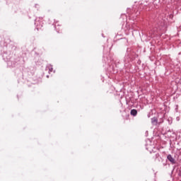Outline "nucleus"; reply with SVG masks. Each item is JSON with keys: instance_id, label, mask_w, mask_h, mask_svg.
I'll return each mask as SVG.
<instances>
[{"instance_id": "nucleus-3", "label": "nucleus", "mask_w": 181, "mask_h": 181, "mask_svg": "<svg viewBox=\"0 0 181 181\" xmlns=\"http://www.w3.org/2000/svg\"><path fill=\"white\" fill-rule=\"evenodd\" d=\"M35 25L38 28H40V26H42V22H39V18L35 19Z\"/></svg>"}, {"instance_id": "nucleus-8", "label": "nucleus", "mask_w": 181, "mask_h": 181, "mask_svg": "<svg viewBox=\"0 0 181 181\" xmlns=\"http://www.w3.org/2000/svg\"><path fill=\"white\" fill-rule=\"evenodd\" d=\"M55 29H57V27H55Z\"/></svg>"}, {"instance_id": "nucleus-1", "label": "nucleus", "mask_w": 181, "mask_h": 181, "mask_svg": "<svg viewBox=\"0 0 181 181\" xmlns=\"http://www.w3.org/2000/svg\"><path fill=\"white\" fill-rule=\"evenodd\" d=\"M167 159H168V160L170 162H171V163H175V158H173V157L172 156V155L169 154L168 156H167Z\"/></svg>"}, {"instance_id": "nucleus-7", "label": "nucleus", "mask_w": 181, "mask_h": 181, "mask_svg": "<svg viewBox=\"0 0 181 181\" xmlns=\"http://www.w3.org/2000/svg\"><path fill=\"white\" fill-rule=\"evenodd\" d=\"M154 5H156V3L153 2Z\"/></svg>"}, {"instance_id": "nucleus-5", "label": "nucleus", "mask_w": 181, "mask_h": 181, "mask_svg": "<svg viewBox=\"0 0 181 181\" xmlns=\"http://www.w3.org/2000/svg\"><path fill=\"white\" fill-rule=\"evenodd\" d=\"M155 121H156V119H151V122L153 124V122H155Z\"/></svg>"}, {"instance_id": "nucleus-6", "label": "nucleus", "mask_w": 181, "mask_h": 181, "mask_svg": "<svg viewBox=\"0 0 181 181\" xmlns=\"http://www.w3.org/2000/svg\"><path fill=\"white\" fill-rule=\"evenodd\" d=\"M156 158H159V153L156 154Z\"/></svg>"}, {"instance_id": "nucleus-4", "label": "nucleus", "mask_w": 181, "mask_h": 181, "mask_svg": "<svg viewBox=\"0 0 181 181\" xmlns=\"http://www.w3.org/2000/svg\"><path fill=\"white\" fill-rule=\"evenodd\" d=\"M46 70H48L49 71V73L50 74V73H52V71H53V66L52 65H48L47 67H46Z\"/></svg>"}, {"instance_id": "nucleus-2", "label": "nucleus", "mask_w": 181, "mask_h": 181, "mask_svg": "<svg viewBox=\"0 0 181 181\" xmlns=\"http://www.w3.org/2000/svg\"><path fill=\"white\" fill-rule=\"evenodd\" d=\"M130 114L133 117H136V115L138 114V111L135 109H133V110H131Z\"/></svg>"}]
</instances>
